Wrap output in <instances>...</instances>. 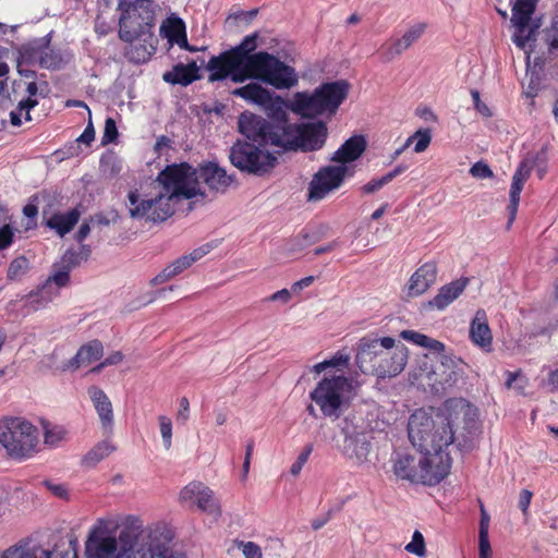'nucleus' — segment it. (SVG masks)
<instances>
[{"label":"nucleus","instance_id":"1","mask_svg":"<svg viewBox=\"0 0 558 558\" xmlns=\"http://www.w3.org/2000/svg\"><path fill=\"white\" fill-rule=\"evenodd\" d=\"M453 425L452 413L432 416L422 409L414 411L409 418L408 435L420 454L397 452L391 460L393 474L411 483L439 484L452 464L446 450L454 441Z\"/></svg>","mask_w":558,"mask_h":558},{"label":"nucleus","instance_id":"2","mask_svg":"<svg viewBox=\"0 0 558 558\" xmlns=\"http://www.w3.org/2000/svg\"><path fill=\"white\" fill-rule=\"evenodd\" d=\"M156 182L160 191L142 198L137 190L128 194L132 218H146L153 222L165 221L175 211L180 199H191L198 194L197 171L187 162L167 166L158 173Z\"/></svg>","mask_w":558,"mask_h":558},{"label":"nucleus","instance_id":"3","mask_svg":"<svg viewBox=\"0 0 558 558\" xmlns=\"http://www.w3.org/2000/svg\"><path fill=\"white\" fill-rule=\"evenodd\" d=\"M408 354V348L391 337H363L357 342L355 361L362 373L385 378L404 369Z\"/></svg>","mask_w":558,"mask_h":558},{"label":"nucleus","instance_id":"4","mask_svg":"<svg viewBox=\"0 0 558 558\" xmlns=\"http://www.w3.org/2000/svg\"><path fill=\"white\" fill-rule=\"evenodd\" d=\"M301 123L272 124L260 116L244 112L239 118V131L246 140L263 146H275L283 151H298Z\"/></svg>","mask_w":558,"mask_h":558},{"label":"nucleus","instance_id":"5","mask_svg":"<svg viewBox=\"0 0 558 558\" xmlns=\"http://www.w3.org/2000/svg\"><path fill=\"white\" fill-rule=\"evenodd\" d=\"M38 429L22 417H5L0 421V444L15 460L31 458L38 446Z\"/></svg>","mask_w":558,"mask_h":558},{"label":"nucleus","instance_id":"6","mask_svg":"<svg viewBox=\"0 0 558 558\" xmlns=\"http://www.w3.org/2000/svg\"><path fill=\"white\" fill-rule=\"evenodd\" d=\"M119 38L133 43L155 24V3L153 0H119Z\"/></svg>","mask_w":558,"mask_h":558},{"label":"nucleus","instance_id":"7","mask_svg":"<svg viewBox=\"0 0 558 558\" xmlns=\"http://www.w3.org/2000/svg\"><path fill=\"white\" fill-rule=\"evenodd\" d=\"M352 389L351 380L343 375L325 377L311 391L310 398L319 407L324 416L339 418Z\"/></svg>","mask_w":558,"mask_h":558},{"label":"nucleus","instance_id":"8","mask_svg":"<svg viewBox=\"0 0 558 558\" xmlns=\"http://www.w3.org/2000/svg\"><path fill=\"white\" fill-rule=\"evenodd\" d=\"M263 147L251 140H238L230 148L229 159L241 172L264 177L275 169L278 159Z\"/></svg>","mask_w":558,"mask_h":558},{"label":"nucleus","instance_id":"9","mask_svg":"<svg viewBox=\"0 0 558 558\" xmlns=\"http://www.w3.org/2000/svg\"><path fill=\"white\" fill-rule=\"evenodd\" d=\"M251 63V78L260 80L277 89H288L298 84L295 70L266 51H259Z\"/></svg>","mask_w":558,"mask_h":558},{"label":"nucleus","instance_id":"10","mask_svg":"<svg viewBox=\"0 0 558 558\" xmlns=\"http://www.w3.org/2000/svg\"><path fill=\"white\" fill-rule=\"evenodd\" d=\"M173 531L166 524H156L145 532L144 543L137 548L141 558H186L182 551L171 548Z\"/></svg>","mask_w":558,"mask_h":558},{"label":"nucleus","instance_id":"11","mask_svg":"<svg viewBox=\"0 0 558 558\" xmlns=\"http://www.w3.org/2000/svg\"><path fill=\"white\" fill-rule=\"evenodd\" d=\"M86 558H130L118 546V539L109 533L108 521L99 519L89 530L85 541Z\"/></svg>","mask_w":558,"mask_h":558},{"label":"nucleus","instance_id":"12","mask_svg":"<svg viewBox=\"0 0 558 558\" xmlns=\"http://www.w3.org/2000/svg\"><path fill=\"white\" fill-rule=\"evenodd\" d=\"M238 56L236 50L229 49L211 57L206 66L209 72L208 81L217 82L230 77L233 83H243L250 80L251 71Z\"/></svg>","mask_w":558,"mask_h":558},{"label":"nucleus","instance_id":"13","mask_svg":"<svg viewBox=\"0 0 558 558\" xmlns=\"http://www.w3.org/2000/svg\"><path fill=\"white\" fill-rule=\"evenodd\" d=\"M347 166H324L313 175L307 187V201L318 202L338 190L348 174Z\"/></svg>","mask_w":558,"mask_h":558},{"label":"nucleus","instance_id":"14","mask_svg":"<svg viewBox=\"0 0 558 558\" xmlns=\"http://www.w3.org/2000/svg\"><path fill=\"white\" fill-rule=\"evenodd\" d=\"M180 498L184 501H195L199 510L213 515L214 519H218L221 515L220 504L215 497L214 492L201 482L187 484L180 492Z\"/></svg>","mask_w":558,"mask_h":558},{"label":"nucleus","instance_id":"15","mask_svg":"<svg viewBox=\"0 0 558 558\" xmlns=\"http://www.w3.org/2000/svg\"><path fill=\"white\" fill-rule=\"evenodd\" d=\"M318 97L327 110V114L337 113L341 104L347 99L350 90V84L345 80H338L320 84L315 88Z\"/></svg>","mask_w":558,"mask_h":558},{"label":"nucleus","instance_id":"16","mask_svg":"<svg viewBox=\"0 0 558 558\" xmlns=\"http://www.w3.org/2000/svg\"><path fill=\"white\" fill-rule=\"evenodd\" d=\"M533 169V165L529 163V159H524L520 162L518 168L515 169L511 187H510V199L509 204L507 206L508 211V222H507V230H510L512 227V223L515 220L518 208L520 204V195L524 187L525 182L527 181L531 171Z\"/></svg>","mask_w":558,"mask_h":558},{"label":"nucleus","instance_id":"17","mask_svg":"<svg viewBox=\"0 0 558 558\" xmlns=\"http://www.w3.org/2000/svg\"><path fill=\"white\" fill-rule=\"evenodd\" d=\"M288 108L295 114L302 118L314 119L316 117L327 114V110L323 105L322 99L318 97L316 90L298 92L290 100Z\"/></svg>","mask_w":558,"mask_h":558},{"label":"nucleus","instance_id":"18","mask_svg":"<svg viewBox=\"0 0 558 558\" xmlns=\"http://www.w3.org/2000/svg\"><path fill=\"white\" fill-rule=\"evenodd\" d=\"M299 136V150L304 153L319 150L327 141V124L324 121L301 123Z\"/></svg>","mask_w":558,"mask_h":558},{"label":"nucleus","instance_id":"19","mask_svg":"<svg viewBox=\"0 0 558 558\" xmlns=\"http://www.w3.org/2000/svg\"><path fill=\"white\" fill-rule=\"evenodd\" d=\"M469 282V278L461 277L442 286L432 300L423 304V307L426 310L444 311L463 293Z\"/></svg>","mask_w":558,"mask_h":558},{"label":"nucleus","instance_id":"20","mask_svg":"<svg viewBox=\"0 0 558 558\" xmlns=\"http://www.w3.org/2000/svg\"><path fill=\"white\" fill-rule=\"evenodd\" d=\"M197 179H201L209 190L223 193L231 185L233 175L228 174L218 163L208 161L199 166Z\"/></svg>","mask_w":558,"mask_h":558},{"label":"nucleus","instance_id":"21","mask_svg":"<svg viewBox=\"0 0 558 558\" xmlns=\"http://www.w3.org/2000/svg\"><path fill=\"white\" fill-rule=\"evenodd\" d=\"M437 275L436 262H426L420 266L408 282L409 296H418L425 293L436 282Z\"/></svg>","mask_w":558,"mask_h":558},{"label":"nucleus","instance_id":"22","mask_svg":"<svg viewBox=\"0 0 558 558\" xmlns=\"http://www.w3.org/2000/svg\"><path fill=\"white\" fill-rule=\"evenodd\" d=\"M470 340L485 352L493 351V333L488 324L487 314L483 308L476 311L470 324Z\"/></svg>","mask_w":558,"mask_h":558},{"label":"nucleus","instance_id":"23","mask_svg":"<svg viewBox=\"0 0 558 558\" xmlns=\"http://www.w3.org/2000/svg\"><path fill=\"white\" fill-rule=\"evenodd\" d=\"M144 532L141 519L134 515L126 517L118 537L120 550L128 554L130 558H134V553L137 551L135 547Z\"/></svg>","mask_w":558,"mask_h":558},{"label":"nucleus","instance_id":"24","mask_svg":"<svg viewBox=\"0 0 558 558\" xmlns=\"http://www.w3.org/2000/svg\"><path fill=\"white\" fill-rule=\"evenodd\" d=\"M367 146L363 135H354L347 140L331 156L330 160L345 166V163L357 160Z\"/></svg>","mask_w":558,"mask_h":558},{"label":"nucleus","instance_id":"25","mask_svg":"<svg viewBox=\"0 0 558 558\" xmlns=\"http://www.w3.org/2000/svg\"><path fill=\"white\" fill-rule=\"evenodd\" d=\"M199 78V68L194 60L187 64L178 63L162 74V80L171 85L187 86Z\"/></svg>","mask_w":558,"mask_h":558},{"label":"nucleus","instance_id":"26","mask_svg":"<svg viewBox=\"0 0 558 558\" xmlns=\"http://www.w3.org/2000/svg\"><path fill=\"white\" fill-rule=\"evenodd\" d=\"M88 396L99 416L102 427L111 428L113 424V410L112 403L108 396L101 388L97 386H92L88 388Z\"/></svg>","mask_w":558,"mask_h":558},{"label":"nucleus","instance_id":"27","mask_svg":"<svg viewBox=\"0 0 558 558\" xmlns=\"http://www.w3.org/2000/svg\"><path fill=\"white\" fill-rule=\"evenodd\" d=\"M460 364L461 361L454 356L442 355L439 366L434 371V374L439 376V379H436V381L442 388L454 385L462 372Z\"/></svg>","mask_w":558,"mask_h":558},{"label":"nucleus","instance_id":"28","mask_svg":"<svg viewBox=\"0 0 558 558\" xmlns=\"http://www.w3.org/2000/svg\"><path fill=\"white\" fill-rule=\"evenodd\" d=\"M26 93L28 97L26 99H22L16 109L10 112V122L14 126L22 125V114L24 112L25 121H32L31 110L38 105V100L35 96L38 94V86L36 82H29L26 86Z\"/></svg>","mask_w":558,"mask_h":558},{"label":"nucleus","instance_id":"29","mask_svg":"<svg viewBox=\"0 0 558 558\" xmlns=\"http://www.w3.org/2000/svg\"><path fill=\"white\" fill-rule=\"evenodd\" d=\"M81 215V210L75 207L68 213H56L51 215L46 220L45 225L49 229L54 230L58 235L64 236L73 230L75 225L78 222Z\"/></svg>","mask_w":558,"mask_h":558},{"label":"nucleus","instance_id":"30","mask_svg":"<svg viewBox=\"0 0 558 558\" xmlns=\"http://www.w3.org/2000/svg\"><path fill=\"white\" fill-rule=\"evenodd\" d=\"M104 353L102 343L95 339L83 344L77 353L69 361L68 368L76 369L81 365H88L98 361Z\"/></svg>","mask_w":558,"mask_h":558},{"label":"nucleus","instance_id":"31","mask_svg":"<svg viewBox=\"0 0 558 558\" xmlns=\"http://www.w3.org/2000/svg\"><path fill=\"white\" fill-rule=\"evenodd\" d=\"M231 94L235 97H240L246 101L260 106L271 102V93L257 83H250L245 86L235 88Z\"/></svg>","mask_w":558,"mask_h":558},{"label":"nucleus","instance_id":"32","mask_svg":"<svg viewBox=\"0 0 558 558\" xmlns=\"http://www.w3.org/2000/svg\"><path fill=\"white\" fill-rule=\"evenodd\" d=\"M66 62L68 56L60 49L50 48L49 39H46L39 66L47 70H59Z\"/></svg>","mask_w":558,"mask_h":558},{"label":"nucleus","instance_id":"33","mask_svg":"<svg viewBox=\"0 0 558 558\" xmlns=\"http://www.w3.org/2000/svg\"><path fill=\"white\" fill-rule=\"evenodd\" d=\"M369 451L371 445L368 441L357 437H349L345 439L344 452L350 459H354L356 463L365 462Z\"/></svg>","mask_w":558,"mask_h":558},{"label":"nucleus","instance_id":"34","mask_svg":"<svg viewBox=\"0 0 558 558\" xmlns=\"http://www.w3.org/2000/svg\"><path fill=\"white\" fill-rule=\"evenodd\" d=\"M190 267H191V264L189 263L187 257H185V255H183V256L177 258L175 260H173L170 265L165 267L158 275H156L150 280V284L151 286L161 284V283L170 280L171 278L180 275L181 272H183L185 269H187Z\"/></svg>","mask_w":558,"mask_h":558},{"label":"nucleus","instance_id":"35","mask_svg":"<svg viewBox=\"0 0 558 558\" xmlns=\"http://www.w3.org/2000/svg\"><path fill=\"white\" fill-rule=\"evenodd\" d=\"M165 35L169 41L178 44L181 48L195 51V48L191 47L187 43L185 26L180 19H174L169 22L165 29Z\"/></svg>","mask_w":558,"mask_h":558},{"label":"nucleus","instance_id":"36","mask_svg":"<svg viewBox=\"0 0 558 558\" xmlns=\"http://www.w3.org/2000/svg\"><path fill=\"white\" fill-rule=\"evenodd\" d=\"M46 38L35 39L23 45L20 49V59L26 64H38L43 56Z\"/></svg>","mask_w":558,"mask_h":558},{"label":"nucleus","instance_id":"37","mask_svg":"<svg viewBox=\"0 0 558 558\" xmlns=\"http://www.w3.org/2000/svg\"><path fill=\"white\" fill-rule=\"evenodd\" d=\"M535 10V0H515L512 7L511 22L513 25L530 24Z\"/></svg>","mask_w":558,"mask_h":558},{"label":"nucleus","instance_id":"38","mask_svg":"<svg viewBox=\"0 0 558 558\" xmlns=\"http://www.w3.org/2000/svg\"><path fill=\"white\" fill-rule=\"evenodd\" d=\"M256 40H257V34H252L248 36H245L244 39L235 47L231 48V50H236L239 53V58L245 63V68L247 70H252L251 66L252 60H255L257 56H259V52L251 53L256 48Z\"/></svg>","mask_w":558,"mask_h":558},{"label":"nucleus","instance_id":"39","mask_svg":"<svg viewBox=\"0 0 558 558\" xmlns=\"http://www.w3.org/2000/svg\"><path fill=\"white\" fill-rule=\"evenodd\" d=\"M114 446H112L109 441L104 440L96 444L84 457L83 464L87 468H93L97 463H99L102 459L108 457L111 452L114 451Z\"/></svg>","mask_w":558,"mask_h":558},{"label":"nucleus","instance_id":"40","mask_svg":"<svg viewBox=\"0 0 558 558\" xmlns=\"http://www.w3.org/2000/svg\"><path fill=\"white\" fill-rule=\"evenodd\" d=\"M289 101H284L281 97L277 96L274 98L271 96V102L267 105H263L268 109V116L272 121H269L272 124H281L289 121V116L287 110H290L288 108Z\"/></svg>","mask_w":558,"mask_h":558},{"label":"nucleus","instance_id":"41","mask_svg":"<svg viewBox=\"0 0 558 558\" xmlns=\"http://www.w3.org/2000/svg\"><path fill=\"white\" fill-rule=\"evenodd\" d=\"M1 558H51V551L26 546H11L2 554Z\"/></svg>","mask_w":558,"mask_h":558},{"label":"nucleus","instance_id":"42","mask_svg":"<svg viewBox=\"0 0 558 558\" xmlns=\"http://www.w3.org/2000/svg\"><path fill=\"white\" fill-rule=\"evenodd\" d=\"M407 49L409 48L404 46L401 38L395 39L381 46V58L387 62L391 61Z\"/></svg>","mask_w":558,"mask_h":558},{"label":"nucleus","instance_id":"43","mask_svg":"<svg viewBox=\"0 0 558 558\" xmlns=\"http://www.w3.org/2000/svg\"><path fill=\"white\" fill-rule=\"evenodd\" d=\"M515 26V33L512 36L513 43L517 45V47L524 49L525 46L534 40V29L529 27V24L521 25H514Z\"/></svg>","mask_w":558,"mask_h":558},{"label":"nucleus","instance_id":"44","mask_svg":"<svg viewBox=\"0 0 558 558\" xmlns=\"http://www.w3.org/2000/svg\"><path fill=\"white\" fill-rule=\"evenodd\" d=\"M427 28V24L424 22L416 23L409 27L407 32L403 34L401 39L403 40L404 46L410 48L413 44H415L425 33Z\"/></svg>","mask_w":558,"mask_h":558},{"label":"nucleus","instance_id":"45","mask_svg":"<svg viewBox=\"0 0 558 558\" xmlns=\"http://www.w3.org/2000/svg\"><path fill=\"white\" fill-rule=\"evenodd\" d=\"M543 39L547 46L548 54L553 58H558V28H546L543 34Z\"/></svg>","mask_w":558,"mask_h":558},{"label":"nucleus","instance_id":"46","mask_svg":"<svg viewBox=\"0 0 558 558\" xmlns=\"http://www.w3.org/2000/svg\"><path fill=\"white\" fill-rule=\"evenodd\" d=\"M409 138H412V142L416 140L414 151L423 153L427 149L432 141V134L429 129L417 130L413 135Z\"/></svg>","mask_w":558,"mask_h":558},{"label":"nucleus","instance_id":"47","mask_svg":"<svg viewBox=\"0 0 558 558\" xmlns=\"http://www.w3.org/2000/svg\"><path fill=\"white\" fill-rule=\"evenodd\" d=\"M408 553L423 557L426 554L424 536L420 531H414L412 541L405 546Z\"/></svg>","mask_w":558,"mask_h":558},{"label":"nucleus","instance_id":"48","mask_svg":"<svg viewBox=\"0 0 558 558\" xmlns=\"http://www.w3.org/2000/svg\"><path fill=\"white\" fill-rule=\"evenodd\" d=\"M529 163H532L533 168L536 167L537 175L542 180L547 172V147H542Z\"/></svg>","mask_w":558,"mask_h":558},{"label":"nucleus","instance_id":"49","mask_svg":"<svg viewBox=\"0 0 558 558\" xmlns=\"http://www.w3.org/2000/svg\"><path fill=\"white\" fill-rule=\"evenodd\" d=\"M158 420L163 446L167 450H169L172 444V422L168 416L165 415H160Z\"/></svg>","mask_w":558,"mask_h":558},{"label":"nucleus","instance_id":"50","mask_svg":"<svg viewBox=\"0 0 558 558\" xmlns=\"http://www.w3.org/2000/svg\"><path fill=\"white\" fill-rule=\"evenodd\" d=\"M70 272L69 268H64L59 263H56L53 265V274L49 280L54 282L59 288L65 287L70 281Z\"/></svg>","mask_w":558,"mask_h":558},{"label":"nucleus","instance_id":"51","mask_svg":"<svg viewBox=\"0 0 558 558\" xmlns=\"http://www.w3.org/2000/svg\"><path fill=\"white\" fill-rule=\"evenodd\" d=\"M313 452V445H306L302 452L299 454L298 459L291 465L290 472L292 475L296 476L300 474L304 464L308 461L311 453Z\"/></svg>","mask_w":558,"mask_h":558},{"label":"nucleus","instance_id":"52","mask_svg":"<svg viewBox=\"0 0 558 558\" xmlns=\"http://www.w3.org/2000/svg\"><path fill=\"white\" fill-rule=\"evenodd\" d=\"M83 260L81 253H77L73 250H68L61 257L60 262H58L64 268H69L71 271L73 268L78 266Z\"/></svg>","mask_w":558,"mask_h":558},{"label":"nucleus","instance_id":"53","mask_svg":"<svg viewBox=\"0 0 558 558\" xmlns=\"http://www.w3.org/2000/svg\"><path fill=\"white\" fill-rule=\"evenodd\" d=\"M470 173L472 177L477 179H490L494 177L493 170L489 168V166L483 161L475 162L471 169Z\"/></svg>","mask_w":558,"mask_h":558},{"label":"nucleus","instance_id":"54","mask_svg":"<svg viewBox=\"0 0 558 558\" xmlns=\"http://www.w3.org/2000/svg\"><path fill=\"white\" fill-rule=\"evenodd\" d=\"M118 129L116 121L112 118H107L105 122V130L102 135V144H109L117 140Z\"/></svg>","mask_w":558,"mask_h":558},{"label":"nucleus","instance_id":"55","mask_svg":"<svg viewBox=\"0 0 558 558\" xmlns=\"http://www.w3.org/2000/svg\"><path fill=\"white\" fill-rule=\"evenodd\" d=\"M453 411L456 418L462 414L464 421L473 422L476 416V409L469 403L460 402Z\"/></svg>","mask_w":558,"mask_h":558},{"label":"nucleus","instance_id":"56","mask_svg":"<svg viewBox=\"0 0 558 558\" xmlns=\"http://www.w3.org/2000/svg\"><path fill=\"white\" fill-rule=\"evenodd\" d=\"M27 267V259L24 256L14 258L8 268L9 278H15L21 275Z\"/></svg>","mask_w":558,"mask_h":558},{"label":"nucleus","instance_id":"57","mask_svg":"<svg viewBox=\"0 0 558 558\" xmlns=\"http://www.w3.org/2000/svg\"><path fill=\"white\" fill-rule=\"evenodd\" d=\"M400 336L403 339H405L414 344H417L420 347L426 345V342L429 341V337H427L426 335L420 333L417 331H414V330H403V331H401Z\"/></svg>","mask_w":558,"mask_h":558},{"label":"nucleus","instance_id":"58","mask_svg":"<svg viewBox=\"0 0 558 558\" xmlns=\"http://www.w3.org/2000/svg\"><path fill=\"white\" fill-rule=\"evenodd\" d=\"M14 241V231L10 225L0 228V251L8 248Z\"/></svg>","mask_w":558,"mask_h":558},{"label":"nucleus","instance_id":"59","mask_svg":"<svg viewBox=\"0 0 558 558\" xmlns=\"http://www.w3.org/2000/svg\"><path fill=\"white\" fill-rule=\"evenodd\" d=\"M128 56L131 61L136 63L145 62L149 58V53L147 52L146 47L143 45L132 47L128 52Z\"/></svg>","mask_w":558,"mask_h":558},{"label":"nucleus","instance_id":"60","mask_svg":"<svg viewBox=\"0 0 558 558\" xmlns=\"http://www.w3.org/2000/svg\"><path fill=\"white\" fill-rule=\"evenodd\" d=\"M213 248L214 246L210 243H206L199 247L194 248L190 254H186L185 257H187V260L192 266L195 262L207 255Z\"/></svg>","mask_w":558,"mask_h":558},{"label":"nucleus","instance_id":"61","mask_svg":"<svg viewBox=\"0 0 558 558\" xmlns=\"http://www.w3.org/2000/svg\"><path fill=\"white\" fill-rule=\"evenodd\" d=\"M471 95L474 101V107L483 117L489 118L493 116L489 107L481 100L480 93L476 89L471 90Z\"/></svg>","mask_w":558,"mask_h":558},{"label":"nucleus","instance_id":"62","mask_svg":"<svg viewBox=\"0 0 558 558\" xmlns=\"http://www.w3.org/2000/svg\"><path fill=\"white\" fill-rule=\"evenodd\" d=\"M242 545V553L245 558H262V549L260 547L254 543V542H246L241 543Z\"/></svg>","mask_w":558,"mask_h":558},{"label":"nucleus","instance_id":"63","mask_svg":"<svg viewBox=\"0 0 558 558\" xmlns=\"http://www.w3.org/2000/svg\"><path fill=\"white\" fill-rule=\"evenodd\" d=\"M64 436V432L62 428L52 427L46 428L45 430V442L49 445H57L60 440H62Z\"/></svg>","mask_w":558,"mask_h":558},{"label":"nucleus","instance_id":"64","mask_svg":"<svg viewBox=\"0 0 558 558\" xmlns=\"http://www.w3.org/2000/svg\"><path fill=\"white\" fill-rule=\"evenodd\" d=\"M492 547L488 534L478 535V558H490Z\"/></svg>","mask_w":558,"mask_h":558}]
</instances>
